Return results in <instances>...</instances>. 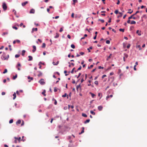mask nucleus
I'll return each instance as SVG.
<instances>
[{
  "label": "nucleus",
  "mask_w": 147,
  "mask_h": 147,
  "mask_svg": "<svg viewBox=\"0 0 147 147\" xmlns=\"http://www.w3.org/2000/svg\"><path fill=\"white\" fill-rule=\"evenodd\" d=\"M40 84L42 85H43L44 84H45V82L44 81V80L43 79H41L40 81L38 82Z\"/></svg>",
  "instance_id": "f03ea898"
},
{
  "label": "nucleus",
  "mask_w": 147,
  "mask_h": 147,
  "mask_svg": "<svg viewBox=\"0 0 147 147\" xmlns=\"http://www.w3.org/2000/svg\"><path fill=\"white\" fill-rule=\"evenodd\" d=\"M33 49L32 50V51L33 53H34L35 51L36 50V47L34 45L33 46Z\"/></svg>",
  "instance_id": "9d476101"
},
{
  "label": "nucleus",
  "mask_w": 147,
  "mask_h": 147,
  "mask_svg": "<svg viewBox=\"0 0 147 147\" xmlns=\"http://www.w3.org/2000/svg\"><path fill=\"white\" fill-rule=\"evenodd\" d=\"M59 36V35L58 33H56V35L55 36V38H58Z\"/></svg>",
  "instance_id": "393cba45"
},
{
  "label": "nucleus",
  "mask_w": 147,
  "mask_h": 147,
  "mask_svg": "<svg viewBox=\"0 0 147 147\" xmlns=\"http://www.w3.org/2000/svg\"><path fill=\"white\" fill-rule=\"evenodd\" d=\"M119 14L120 15L118 16H117L118 18H119L121 17L123 14V13H121V12H119Z\"/></svg>",
  "instance_id": "ddd939ff"
},
{
  "label": "nucleus",
  "mask_w": 147,
  "mask_h": 147,
  "mask_svg": "<svg viewBox=\"0 0 147 147\" xmlns=\"http://www.w3.org/2000/svg\"><path fill=\"white\" fill-rule=\"evenodd\" d=\"M9 58V55L5 54H3L2 56V59L3 60H7Z\"/></svg>",
  "instance_id": "f257e3e1"
},
{
  "label": "nucleus",
  "mask_w": 147,
  "mask_h": 147,
  "mask_svg": "<svg viewBox=\"0 0 147 147\" xmlns=\"http://www.w3.org/2000/svg\"><path fill=\"white\" fill-rule=\"evenodd\" d=\"M71 47L73 49H74L75 48V46L74 44H71Z\"/></svg>",
  "instance_id": "e433bc0d"
},
{
  "label": "nucleus",
  "mask_w": 147,
  "mask_h": 147,
  "mask_svg": "<svg viewBox=\"0 0 147 147\" xmlns=\"http://www.w3.org/2000/svg\"><path fill=\"white\" fill-rule=\"evenodd\" d=\"M20 56V55H19L16 54L15 55V57L16 58H18Z\"/></svg>",
  "instance_id": "c03bdc74"
},
{
  "label": "nucleus",
  "mask_w": 147,
  "mask_h": 147,
  "mask_svg": "<svg viewBox=\"0 0 147 147\" xmlns=\"http://www.w3.org/2000/svg\"><path fill=\"white\" fill-rule=\"evenodd\" d=\"M7 69H5L4 72H3V74H5L7 72Z\"/></svg>",
  "instance_id": "ea45409f"
},
{
  "label": "nucleus",
  "mask_w": 147,
  "mask_h": 147,
  "mask_svg": "<svg viewBox=\"0 0 147 147\" xmlns=\"http://www.w3.org/2000/svg\"><path fill=\"white\" fill-rule=\"evenodd\" d=\"M21 65L20 64V63H18L17 66H16V67H21Z\"/></svg>",
  "instance_id": "3c124183"
},
{
  "label": "nucleus",
  "mask_w": 147,
  "mask_h": 147,
  "mask_svg": "<svg viewBox=\"0 0 147 147\" xmlns=\"http://www.w3.org/2000/svg\"><path fill=\"white\" fill-rule=\"evenodd\" d=\"M73 4L75 5V3L76 2H77V0H73Z\"/></svg>",
  "instance_id": "c756f323"
},
{
  "label": "nucleus",
  "mask_w": 147,
  "mask_h": 147,
  "mask_svg": "<svg viewBox=\"0 0 147 147\" xmlns=\"http://www.w3.org/2000/svg\"><path fill=\"white\" fill-rule=\"evenodd\" d=\"M133 19L135 20L137 19V18L136 17H135L133 16V15H131L130 17H129L128 19Z\"/></svg>",
  "instance_id": "423d86ee"
},
{
  "label": "nucleus",
  "mask_w": 147,
  "mask_h": 147,
  "mask_svg": "<svg viewBox=\"0 0 147 147\" xmlns=\"http://www.w3.org/2000/svg\"><path fill=\"white\" fill-rule=\"evenodd\" d=\"M68 107L69 108H71V109H73L74 107V106L73 105H71L70 106L69 105H68Z\"/></svg>",
  "instance_id": "f704fd0d"
},
{
  "label": "nucleus",
  "mask_w": 147,
  "mask_h": 147,
  "mask_svg": "<svg viewBox=\"0 0 147 147\" xmlns=\"http://www.w3.org/2000/svg\"><path fill=\"white\" fill-rule=\"evenodd\" d=\"M129 11L127 13H129L130 14H131L133 12L132 11H131V9H129Z\"/></svg>",
  "instance_id": "72a5a7b5"
},
{
  "label": "nucleus",
  "mask_w": 147,
  "mask_h": 147,
  "mask_svg": "<svg viewBox=\"0 0 147 147\" xmlns=\"http://www.w3.org/2000/svg\"><path fill=\"white\" fill-rule=\"evenodd\" d=\"M90 113L93 115H95V113L92 111H90Z\"/></svg>",
  "instance_id": "2f4dec72"
},
{
  "label": "nucleus",
  "mask_w": 147,
  "mask_h": 147,
  "mask_svg": "<svg viewBox=\"0 0 147 147\" xmlns=\"http://www.w3.org/2000/svg\"><path fill=\"white\" fill-rule=\"evenodd\" d=\"M30 13H35L34 9H31L30 11Z\"/></svg>",
  "instance_id": "6e6552de"
},
{
  "label": "nucleus",
  "mask_w": 147,
  "mask_h": 147,
  "mask_svg": "<svg viewBox=\"0 0 147 147\" xmlns=\"http://www.w3.org/2000/svg\"><path fill=\"white\" fill-rule=\"evenodd\" d=\"M90 121V120L89 119H87L84 122V123L85 124L86 123H89Z\"/></svg>",
  "instance_id": "5701e85b"
},
{
  "label": "nucleus",
  "mask_w": 147,
  "mask_h": 147,
  "mask_svg": "<svg viewBox=\"0 0 147 147\" xmlns=\"http://www.w3.org/2000/svg\"><path fill=\"white\" fill-rule=\"evenodd\" d=\"M21 123V121L20 120H18L16 122V124H20Z\"/></svg>",
  "instance_id": "412c9836"
},
{
  "label": "nucleus",
  "mask_w": 147,
  "mask_h": 147,
  "mask_svg": "<svg viewBox=\"0 0 147 147\" xmlns=\"http://www.w3.org/2000/svg\"><path fill=\"white\" fill-rule=\"evenodd\" d=\"M13 100L15 99L16 97V94L15 92L13 94Z\"/></svg>",
  "instance_id": "4be33fe9"
},
{
  "label": "nucleus",
  "mask_w": 147,
  "mask_h": 147,
  "mask_svg": "<svg viewBox=\"0 0 147 147\" xmlns=\"http://www.w3.org/2000/svg\"><path fill=\"white\" fill-rule=\"evenodd\" d=\"M28 78L29 79H30L31 80H33V78L30 77V76H29L28 77Z\"/></svg>",
  "instance_id": "8fccbe9b"
},
{
  "label": "nucleus",
  "mask_w": 147,
  "mask_h": 147,
  "mask_svg": "<svg viewBox=\"0 0 147 147\" xmlns=\"http://www.w3.org/2000/svg\"><path fill=\"white\" fill-rule=\"evenodd\" d=\"M14 138L15 139L17 140H18V141L19 142H20V141L21 140V138L20 137H19V138H17L16 137H14Z\"/></svg>",
  "instance_id": "39448f33"
},
{
  "label": "nucleus",
  "mask_w": 147,
  "mask_h": 147,
  "mask_svg": "<svg viewBox=\"0 0 147 147\" xmlns=\"http://www.w3.org/2000/svg\"><path fill=\"white\" fill-rule=\"evenodd\" d=\"M67 37L69 38V39H70L71 38V36H70L69 35V34H68L67 36Z\"/></svg>",
  "instance_id": "774afa93"
},
{
  "label": "nucleus",
  "mask_w": 147,
  "mask_h": 147,
  "mask_svg": "<svg viewBox=\"0 0 147 147\" xmlns=\"http://www.w3.org/2000/svg\"><path fill=\"white\" fill-rule=\"evenodd\" d=\"M104 68L103 67H101V66H99L98 67V69H103Z\"/></svg>",
  "instance_id": "4d7b16f0"
},
{
  "label": "nucleus",
  "mask_w": 147,
  "mask_h": 147,
  "mask_svg": "<svg viewBox=\"0 0 147 147\" xmlns=\"http://www.w3.org/2000/svg\"><path fill=\"white\" fill-rule=\"evenodd\" d=\"M139 31L138 30L136 31V33L138 34V35L139 36L141 35V31L140 32H139Z\"/></svg>",
  "instance_id": "f3484780"
},
{
  "label": "nucleus",
  "mask_w": 147,
  "mask_h": 147,
  "mask_svg": "<svg viewBox=\"0 0 147 147\" xmlns=\"http://www.w3.org/2000/svg\"><path fill=\"white\" fill-rule=\"evenodd\" d=\"M59 62V61H57L56 63L55 64V65H57L58 64Z\"/></svg>",
  "instance_id": "0e129e2a"
},
{
  "label": "nucleus",
  "mask_w": 147,
  "mask_h": 147,
  "mask_svg": "<svg viewBox=\"0 0 147 147\" xmlns=\"http://www.w3.org/2000/svg\"><path fill=\"white\" fill-rule=\"evenodd\" d=\"M3 8L4 10H5L7 9V6L5 3H3L2 5Z\"/></svg>",
  "instance_id": "7ed1b4c3"
},
{
  "label": "nucleus",
  "mask_w": 147,
  "mask_h": 147,
  "mask_svg": "<svg viewBox=\"0 0 147 147\" xmlns=\"http://www.w3.org/2000/svg\"><path fill=\"white\" fill-rule=\"evenodd\" d=\"M12 28H13L14 29H15L16 30H17L18 29L17 27L16 26H13Z\"/></svg>",
  "instance_id": "a19ab883"
},
{
  "label": "nucleus",
  "mask_w": 147,
  "mask_h": 147,
  "mask_svg": "<svg viewBox=\"0 0 147 147\" xmlns=\"http://www.w3.org/2000/svg\"><path fill=\"white\" fill-rule=\"evenodd\" d=\"M136 47L139 48V50H140L141 49V46L140 45H137V46H136Z\"/></svg>",
  "instance_id": "473e14b6"
},
{
  "label": "nucleus",
  "mask_w": 147,
  "mask_h": 147,
  "mask_svg": "<svg viewBox=\"0 0 147 147\" xmlns=\"http://www.w3.org/2000/svg\"><path fill=\"white\" fill-rule=\"evenodd\" d=\"M84 75H82L81 76V77H82V78L81 79V83H82V82H83V81H84V79H83V77H84Z\"/></svg>",
  "instance_id": "6ab92c4d"
},
{
  "label": "nucleus",
  "mask_w": 147,
  "mask_h": 147,
  "mask_svg": "<svg viewBox=\"0 0 147 147\" xmlns=\"http://www.w3.org/2000/svg\"><path fill=\"white\" fill-rule=\"evenodd\" d=\"M81 88L80 85L79 84L78 85H77L76 86V90L78 91L79 88Z\"/></svg>",
  "instance_id": "2eb2a0df"
},
{
  "label": "nucleus",
  "mask_w": 147,
  "mask_h": 147,
  "mask_svg": "<svg viewBox=\"0 0 147 147\" xmlns=\"http://www.w3.org/2000/svg\"><path fill=\"white\" fill-rule=\"evenodd\" d=\"M66 96H67V94L65 93L62 96V97H65Z\"/></svg>",
  "instance_id": "603ef678"
},
{
  "label": "nucleus",
  "mask_w": 147,
  "mask_h": 147,
  "mask_svg": "<svg viewBox=\"0 0 147 147\" xmlns=\"http://www.w3.org/2000/svg\"><path fill=\"white\" fill-rule=\"evenodd\" d=\"M82 68V66H80L79 67L78 69L77 70V71H75V72H76L78 70H80Z\"/></svg>",
  "instance_id": "cd10ccee"
},
{
  "label": "nucleus",
  "mask_w": 147,
  "mask_h": 147,
  "mask_svg": "<svg viewBox=\"0 0 147 147\" xmlns=\"http://www.w3.org/2000/svg\"><path fill=\"white\" fill-rule=\"evenodd\" d=\"M106 75H104L102 76V78H103L104 77H106Z\"/></svg>",
  "instance_id": "338daca9"
},
{
  "label": "nucleus",
  "mask_w": 147,
  "mask_h": 147,
  "mask_svg": "<svg viewBox=\"0 0 147 147\" xmlns=\"http://www.w3.org/2000/svg\"><path fill=\"white\" fill-rule=\"evenodd\" d=\"M13 119H11L9 121V123H11L13 122Z\"/></svg>",
  "instance_id": "49530a36"
},
{
  "label": "nucleus",
  "mask_w": 147,
  "mask_h": 147,
  "mask_svg": "<svg viewBox=\"0 0 147 147\" xmlns=\"http://www.w3.org/2000/svg\"><path fill=\"white\" fill-rule=\"evenodd\" d=\"M20 41L18 40H14L13 42V44H15L16 42H17L18 43H20Z\"/></svg>",
  "instance_id": "20e7f679"
},
{
  "label": "nucleus",
  "mask_w": 147,
  "mask_h": 147,
  "mask_svg": "<svg viewBox=\"0 0 147 147\" xmlns=\"http://www.w3.org/2000/svg\"><path fill=\"white\" fill-rule=\"evenodd\" d=\"M25 52L26 51L24 50H23L22 51V54L23 56H24V55Z\"/></svg>",
  "instance_id": "aec40b11"
},
{
  "label": "nucleus",
  "mask_w": 147,
  "mask_h": 147,
  "mask_svg": "<svg viewBox=\"0 0 147 147\" xmlns=\"http://www.w3.org/2000/svg\"><path fill=\"white\" fill-rule=\"evenodd\" d=\"M9 49H10V51H11L12 50V49L11 48V45H9Z\"/></svg>",
  "instance_id": "69168bd1"
},
{
  "label": "nucleus",
  "mask_w": 147,
  "mask_h": 147,
  "mask_svg": "<svg viewBox=\"0 0 147 147\" xmlns=\"http://www.w3.org/2000/svg\"><path fill=\"white\" fill-rule=\"evenodd\" d=\"M92 47H89V48H88V49H87V50H88V52H90V50H89V49H92Z\"/></svg>",
  "instance_id": "4c0bfd02"
},
{
  "label": "nucleus",
  "mask_w": 147,
  "mask_h": 147,
  "mask_svg": "<svg viewBox=\"0 0 147 147\" xmlns=\"http://www.w3.org/2000/svg\"><path fill=\"white\" fill-rule=\"evenodd\" d=\"M112 55V54H110V55L108 56V57H107V61L109 60V59L111 58V56Z\"/></svg>",
  "instance_id": "a211bd4d"
},
{
  "label": "nucleus",
  "mask_w": 147,
  "mask_h": 147,
  "mask_svg": "<svg viewBox=\"0 0 147 147\" xmlns=\"http://www.w3.org/2000/svg\"><path fill=\"white\" fill-rule=\"evenodd\" d=\"M127 23L128 24H129V23H130V19H128V20L127 21Z\"/></svg>",
  "instance_id": "e2e57ef3"
},
{
  "label": "nucleus",
  "mask_w": 147,
  "mask_h": 147,
  "mask_svg": "<svg viewBox=\"0 0 147 147\" xmlns=\"http://www.w3.org/2000/svg\"><path fill=\"white\" fill-rule=\"evenodd\" d=\"M84 127H82V131L80 133H79V134L80 135L81 134L83 133L84 132Z\"/></svg>",
  "instance_id": "dca6fc26"
},
{
  "label": "nucleus",
  "mask_w": 147,
  "mask_h": 147,
  "mask_svg": "<svg viewBox=\"0 0 147 147\" xmlns=\"http://www.w3.org/2000/svg\"><path fill=\"white\" fill-rule=\"evenodd\" d=\"M103 107L102 106H99L98 107V109L99 111H101L102 110Z\"/></svg>",
  "instance_id": "f8f14e48"
},
{
  "label": "nucleus",
  "mask_w": 147,
  "mask_h": 147,
  "mask_svg": "<svg viewBox=\"0 0 147 147\" xmlns=\"http://www.w3.org/2000/svg\"><path fill=\"white\" fill-rule=\"evenodd\" d=\"M28 57L29 58V59H28V61H31L32 60L33 58L32 56H29Z\"/></svg>",
  "instance_id": "4468645a"
},
{
  "label": "nucleus",
  "mask_w": 147,
  "mask_h": 147,
  "mask_svg": "<svg viewBox=\"0 0 147 147\" xmlns=\"http://www.w3.org/2000/svg\"><path fill=\"white\" fill-rule=\"evenodd\" d=\"M38 30V29L37 28H33L32 29V30L31 32L32 33H33L34 32V31H37Z\"/></svg>",
  "instance_id": "0eeeda50"
},
{
  "label": "nucleus",
  "mask_w": 147,
  "mask_h": 147,
  "mask_svg": "<svg viewBox=\"0 0 147 147\" xmlns=\"http://www.w3.org/2000/svg\"><path fill=\"white\" fill-rule=\"evenodd\" d=\"M93 65H90V66L88 67V69L91 68L93 67Z\"/></svg>",
  "instance_id": "58836bf2"
},
{
  "label": "nucleus",
  "mask_w": 147,
  "mask_h": 147,
  "mask_svg": "<svg viewBox=\"0 0 147 147\" xmlns=\"http://www.w3.org/2000/svg\"><path fill=\"white\" fill-rule=\"evenodd\" d=\"M17 75H16V76H14L13 77V80H15L17 78Z\"/></svg>",
  "instance_id": "a18cd8bd"
},
{
  "label": "nucleus",
  "mask_w": 147,
  "mask_h": 147,
  "mask_svg": "<svg viewBox=\"0 0 147 147\" xmlns=\"http://www.w3.org/2000/svg\"><path fill=\"white\" fill-rule=\"evenodd\" d=\"M130 46V44H129L127 46V49H129Z\"/></svg>",
  "instance_id": "5fc2aeb1"
},
{
  "label": "nucleus",
  "mask_w": 147,
  "mask_h": 147,
  "mask_svg": "<svg viewBox=\"0 0 147 147\" xmlns=\"http://www.w3.org/2000/svg\"><path fill=\"white\" fill-rule=\"evenodd\" d=\"M90 94L92 96V98H94V97L95 96V95L94 94L92 93L91 92H90Z\"/></svg>",
  "instance_id": "bb28decb"
},
{
  "label": "nucleus",
  "mask_w": 147,
  "mask_h": 147,
  "mask_svg": "<svg viewBox=\"0 0 147 147\" xmlns=\"http://www.w3.org/2000/svg\"><path fill=\"white\" fill-rule=\"evenodd\" d=\"M82 116L84 117H87V115L85 113H82Z\"/></svg>",
  "instance_id": "b1692460"
},
{
  "label": "nucleus",
  "mask_w": 147,
  "mask_h": 147,
  "mask_svg": "<svg viewBox=\"0 0 147 147\" xmlns=\"http://www.w3.org/2000/svg\"><path fill=\"white\" fill-rule=\"evenodd\" d=\"M59 32H62V31H63V29L62 28H61L60 29V30H59Z\"/></svg>",
  "instance_id": "13d9d810"
},
{
  "label": "nucleus",
  "mask_w": 147,
  "mask_h": 147,
  "mask_svg": "<svg viewBox=\"0 0 147 147\" xmlns=\"http://www.w3.org/2000/svg\"><path fill=\"white\" fill-rule=\"evenodd\" d=\"M46 46V45L44 43H43L42 46V47L43 48H44Z\"/></svg>",
  "instance_id": "7c9ffc66"
},
{
  "label": "nucleus",
  "mask_w": 147,
  "mask_h": 147,
  "mask_svg": "<svg viewBox=\"0 0 147 147\" xmlns=\"http://www.w3.org/2000/svg\"><path fill=\"white\" fill-rule=\"evenodd\" d=\"M84 53L83 52H81L80 53V54L81 55H83L84 54Z\"/></svg>",
  "instance_id": "bf43d9fd"
},
{
  "label": "nucleus",
  "mask_w": 147,
  "mask_h": 147,
  "mask_svg": "<svg viewBox=\"0 0 147 147\" xmlns=\"http://www.w3.org/2000/svg\"><path fill=\"white\" fill-rule=\"evenodd\" d=\"M94 83L95 84H96V85H98V82L97 81H96L94 82Z\"/></svg>",
  "instance_id": "864d4df0"
},
{
  "label": "nucleus",
  "mask_w": 147,
  "mask_h": 147,
  "mask_svg": "<svg viewBox=\"0 0 147 147\" xmlns=\"http://www.w3.org/2000/svg\"><path fill=\"white\" fill-rule=\"evenodd\" d=\"M46 92V91L45 90H43V92H42V94L44 95V96H46V94H45V93Z\"/></svg>",
  "instance_id": "a878e982"
},
{
  "label": "nucleus",
  "mask_w": 147,
  "mask_h": 147,
  "mask_svg": "<svg viewBox=\"0 0 147 147\" xmlns=\"http://www.w3.org/2000/svg\"><path fill=\"white\" fill-rule=\"evenodd\" d=\"M38 72L39 74L38 75V77H40L41 76H42V73L41 72H40V71H38Z\"/></svg>",
  "instance_id": "9b49d317"
},
{
  "label": "nucleus",
  "mask_w": 147,
  "mask_h": 147,
  "mask_svg": "<svg viewBox=\"0 0 147 147\" xmlns=\"http://www.w3.org/2000/svg\"><path fill=\"white\" fill-rule=\"evenodd\" d=\"M136 23V22L134 21H131V22L130 24H135Z\"/></svg>",
  "instance_id": "c85d7f7f"
},
{
  "label": "nucleus",
  "mask_w": 147,
  "mask_h": 147,
  "mask_svg": "<svg viewBox=\"0 0 147 147\" xmlns=\"http://www.w3.org/2000/svg\"><path fill=\"white\" fill-rule=\"evenodd\" d=\"M98 96H101V97H102V94H101V93H98Z\"/></svg>",
  "instance_id": "6e6d98bb"
},
{
  "label": "nucleus",
  "mask_w": 147,
  "mask_h": 147,
  "mask_svg": "<svg viewBox=\"0 0 147 147\" xmlns=\"http://www.w3.org/2000/svg\"><path fill=\"white\" fill-rule=\"evenodd\" d=\"M119 12H118V10H115V13L116 14H117L118 13H119Z\"/></svg>",
  "instance_id": "79ce46f5"
},
{
  "label": "nucleus",
  "mask_w": 147,
  "mask_h": 147,
  "mask_svg": "<svg viewBox=\"0 0 147 147\" xmlns=\"http://www.w3.org/2000/svg\"><path fill=\"white\" fill-rule=\"evenodd\" d=\"M136 65H135L134 66V70L135 71H136Z\"/></svg>",
  "instance_id": "680f3d73"
},
{
  "label": "nucleus",
  "mask_w": 147,
  "mask_h": 147,
  "mask_svg": "<svg viewBox=\"0 0 147 147\" xmlns=\"http://www.w3.org/2000/svg\"><path fill=\"white\" fill-rule=\"evenodd\" d=\"M128 55L127 54H125V57L127 58L128 57Z\"/></svg>",
  "instance_id": "052dcab7"
},
{
  "label": "nucleus",
  "mask_w": 147,
  "mask_h": 147,
  "mask_svg": "<svg viewBox=\"0 0 147 147\" xmlns=\"http://www.w3.org/2000/svg\"><path fill=\"white\" fill-rule=\"evenodd\" d=\"M106 43L107 44H109L110 43V41L109 40H107L106 41Z\"/></svg>",
  "instance_id": "de8ad7c7"
},
{
  "label": "nucleus",
  "mask_w": 147,
  "mask_h": 147,
  "mask_svg": "<svg viewBox=\"0 0 147 147\" xmlns=\"http://www.w3.org/2000/svg\"><path fill=\"white\" fill-rule=\"evenodd\" d=\"M119 30L120 31H121V32H123L124 31V29L120 28L119 29Z\"/></svg>",
  "instance_id": "c9c22d12"
},
{
  "label": "nucleus",
  "mask_w": 147,
  "mask_h": 147,
  "mask_svg": "<svg viewBox=\"0 0 147 147\" xmlns=\"http://www.w3.org/2000/svg\"><path fill=\"white\" fill-rule=\"evenodd\" d=\"M98 21H100L102 23L104 22V20H103L99 19Z\"/></svg>",
  "instance_id": "37998d69"
},
{
  "label": "nucleus",
  "mask_w": 147,
  "mask_h": 147,
  "mask_svg": "<svg viewBox=\"0 0 147 147\" xmlns=\"http://www.w3.org/2000/svg\"><path fill=\"white\" fill-rule=\"evenodd\" d=\"M75 69V67L74 68L72 69V70L71 71V73H72V74H73V73L74 71V70Z\"/></svg>",
  "instance_id": "09e8293b"
},
{
  "label": "nucleus",
  "mask_w": 147,
  "mask_h": 147,
  "mask_svg": "<svg viewBox=\"0 0 147 147\" xmlns=\"http://www.w3.org/2000/svg\"><path fill=\"white\" fill-rule=\"evenodd\" d=\"M28 3V1H26L24 3H22V5L23 6H25Z\"/></svg>",
  "instance_id": "1a4fd4ad"
}]
</instances>
